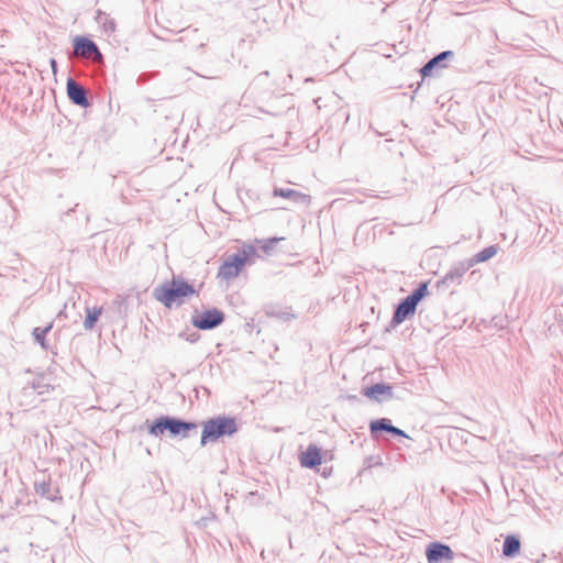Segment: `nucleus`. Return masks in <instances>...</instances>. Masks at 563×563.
<instances>
[{"instance_id":"aec40b11","label":"nucleus","mask_w":563,"mask_h":563,"mask_svg":"<svg viewBox=\"0 0 563 563\" xmlns=\"http://www.w3.org/2000/svg\"><path fill=\"white\" fill-rule=\"evenodd\" d=\"M101 312H102L101 307H97V306L86 307V316H85V320H84L85 330L90 331L95 328L96 323L98 322V320L101 316Z\"/></svg>"},{"instance_id":"f03ea898","label":"nucleus","mask_w":563,"mask_h":563,"mask_svg":"<svg viewBox=\"0 0 563 563\" xmlns=\"http://www.w3.org/2000/svg\"><path fill=\"white\" fill-rule=\"evenodd\" d=\"M197 294L194 284L178 275H173L170 280H166L153 289V297L168 309L173 308L175 303L183 305L186 298Z\"/></svg>"},{"instance_id":"6e6552de","label":"nucleus","mask_w":563,"mask_h":563,"mask_svg":"<svg viewBox=\"0 0 563 563\" xmlns=\"http://www.w3.org/2000/svg\"><path fill=\"white\" fill-rule=\"evenodd\" d=\"M66 92L69 101L80 108L87 109L92 102L88 96V91L84 86L77 82L73 77H68L66 81Z\"/></svg>"},{"instance_id":"39448f33","label":"nucleus","mask_w":563,"mask_h":563,"mask_svg":"<svg viewBox=\"0 0 563 563\" xmlns=\"http://www.w3.org/2000/svg\"><path fill=\"white\" fill-rule=\"evenodd\" d=\"M454 52L450 49L435 54L420 68L421 78L438 76L442 69L449 67V62L454 58Z\"/></svg>"},{"instance_id":"20e7f679","label":"nucleus","mask_w":563,"mask_h":563,"mask_svg":"<svg viewBox=\"0 0 563 563\" xmlns=\"http://www.w3.org/2000/svg\"><path fill=\"white\" fill-rule=\"evenodd\" d=\"M225 320V314L218 308H210L202 312L198 310L191 316V324L198 330H213L221 325Z\"/></svg>"},{"instance_id":"2f4dec72","label":"nucleus","mask_w":563,"mask_h":563,"mask_svg":"<svg viewBox=\"0 0 563 563\" xmlns=\"http://www.w3.org/2000/svg\"><path fill=\"white\" fill-rule=\"evenodd\" d=\"M49 65H51V68L53 70V73L56 74V71H57V62L54 58H51Z\"/></svg>"},{"instance_id":"ddd939ff","label":"nucleus","mask_w":563,"mask_h":563,"mask_svg":"<svg viewBox=\"0 0 563 563\" xmlns=\"http://www.w3.org/2000/svg\"><path fill=\"white\" fill-rule=\"evenodd\" d=\"M362 394L377 402L393 398V386L389 383L379 382L363 389Z\"/></svg>"},{"instance_id":"e433bc0d","label":"nucleus","mask_w":563,"mask_h":563,"mask_svg":"<svg viewBox=\"0 0 563 563\" xmlns=\"http://www.w3.org/2000/svg\"><path fill=\"white\" fill-rule=\"evenodd\" d=\"M327 474H329V471L323 472V476H327Z\"/></svg>"},{"instance_id":"6ab92c4d","label":"nucleus","mask_w":563,"mask_h":563,"mask_svg":"<svg viewBox=\"0 0 563 563\" xmlns=\"http://www.w3.org/2000/svg\"><path fill=\"white\" fill-rule=\"evenodd\" d=\"M393 428V423L388 418H378L374 419L369 422V431L371 435L376 439L382 433H390Z\"/></svg>"},{"instance_id":"a878e982","label":"nucleus","mask_w":563,"mask_h":563,"mask_svg":"<svg viewBox=\"0 0 563 563\" xmlns=\"http://www.w3.org/2000/svg\"><path fill=\"white\" fill-rule=\"evenodd\" d=\"M179 336L183 338L184 340L190 342V343H196L200 339V334L197 331H192V332H189V333L188 332H180Z\"/></svg>"},{"instance_id":"423d86ee","label":"nucleus","mask_w":563,"mask_h":563,"mask_svg":"<svg viewBox=\"0 0 563 563\" xmlns=\"http://www.w3.org/2000/svg\"><path fill=\"white\" fill-rule=\"evenodd\" d=\"M426 558L428 563H449L454 559V552L450 545L433 541L426 547Z\"/></svg>"},{"instance_id":"0eeeda50","label":"nucleus","mask_w":563,"mask_h":563,"mask_svg":"<svg viewBox=\"0 0 563 563\" xmlns=\"http://www.w3.org/2000/svg\"><path fill=\"white\" fill-rule=\"evenodd\" d=\"M416 311L417 306L415 303H412L407 297L401 298L399 302L394 307L393 317L388 327L386 328V331L396 329L404 321L413 317Z\"/></svg>"},{"instance_id":"f8f14e48","label":"nucleus","mask_w":563,"mask_h":563,"mask_svg":"<svg viewBox=\"0 0 563 563\" xmlns=\"http://www.w3.org/2000/svg\"><path fill=\"white\" fill-rule=\"evenodd\" d=\"M140 489L141 496L146 498L152 497L157 493L164 492V483L161 475L156 472L146 473L142 477Z\"/></svg>"},{"instance_id":"cd10ccee","label":"nucleus","mask_w":563,"mask_h":563,"mask_svg":"<svg viewBox=\"0 0 563 563\" xmlns=\"http://www.w3.org/2000/svg\"><path fill=\"white\" fill-rule=\"evenodd\" d=\"M389 434H391L393 437L408 438L404 430L399 429L398 427H395L394 424Z\"/></svg>"},{"instance_id":"dca6fc26","label":"nucleus","mask_w":563,"mask_h":563,"mask_svg":"<svg viewBox=\"0 0 563 563\" xmlns=\"http://www.w3.org/2000/svg\"><path fill=\"white\" fill-rule=\"evenodd\" d=\"M34 487H35V493L43 497V498H46L47 500H51V501H56V500H62V496H59V489L56 488L55 489V493H52V484H51V481H45L43 479L42 482H35L34 484Z\"/></svg>"},{"instance_id":"c756f323","label":"nucleus","mask_w":563,"mask_h":563,"mask_svg":"<svg viewBox=\"0 0 563 563\" xmlns=\"http://www.w3.org/2000/svg\"><path fill=\"white\" fill-rule=\"evenodd\" d=\"M79 203H76L73 208L68 209L66 212L63 213L62 220H64V217H68L71 212L78 211Z\"/></svg>"},{"instance_id":"72a5a7b5","label":"nucleus","mask_w":563,"mask_h":563,"mask_svg":"<svg viewBox=\"0 0 563 563\" xmlns=\"http://www.w3.org/2000/svg\"><path fill=\"white\" fill-rule=\"evenodd\" d=\"M203 46H205L203 42L199 43V45H198L199 48H202Z\"/></svg>"},{"instance_id":"393cba45","label":"nucleus","mask_w":563,"mask_h":563,"mask_svg":"<svg viewBox=\"0 0 563 563\" xmlns=\"http://www.w3.org/2000/svg\"><path fill=\"white\" fill-rule=\"evenodd\" d=\"M283 240V238H269L263 241L262 250L265 254H269L276 246V244Z\"/></svg>"},{"instance_id":"9b49d317","label":"nucleus","mask_w":563,"mask_h":563,"mask_svg":"<svg viewBox=\"0 0 563 563\" xmlns=\"http://www.w3.org/2000/svg\"><path fill=\"white\" fill-rule=\"evenodd\" d=\"M244 267V263L238 255L230 254L225 257L218 271V277L223 280H231L239 276Z\"/></svg>"},{"instance_id":"c85d7f7f","label":"nucleus","mask_w":563,"mask_h":563,"mask_svg":"<svg viewBox=\"0 0 563 563\" xmlns=\"http://www.w3.org/2000/svg\"><path fill=\"white\" fill-rule=\"evenodd\" d=\"M184 32H186V36H181L179 37V42H183L185 41L186 38H188L189 36H196L197 33H198V30L197 29H192V30H184Z\"/></svg>"},{"instance_id":"f704fd0d","label":"nucleus","mask_w":563,"mask_h":563,"mask_svg":"<svg viewBox=\"0 0 563 563\" xmlns=\"http://www.w3.org/2000/svg\"><path fill=\"white\" fill-rule=\"evenodd\" d=\"M146 453H147L148 455H152V452H151V450H150V449H146Z\"/></svg>"},{"instance_id":"473e14b6","label":"nucleus","mask_w":563,"mask_h":563,"mask_svg":"<svg viewBox=\"0 0 563 563\" xmlns=\"http://www.w3.org/2000/svg\"><path fill=\"white\" fill-rule=\"evenodd\" d=\"M85 217V224H87L90 221V214L86 211L82 212Z\"/></svg>"},{"instance_id":"5701e85b","label":"nucleus","mask_w":563,"mask_h":563,"mask_svg":"<svg viewBox=\"0 0 563 563\" xmlns=\"http://www.w3.org/2000/svg\"><path fill=\"white\" fill-rule=\"evenodd\" d=\"M255 254L256 250L251 244H244L236 253H233V255H238L240 257V260L244 263V266L252 262Z\"/></svg>"},{"instance_id":"412c9836","label":"nucleus","mask_w":563,"mask_h":563,"mask_svg":"<svg viewBox=\"0 0 563 563\" xmlns=\"http://www.w3.org/2000/svg\"><path fill=\"white\" fill-rule=\"evenodd\" d=\"M53 329V322H49L45 327H36L32 331L33 339L36 343L41 345L43 350H48V343L46 340V335Z\"/></svg>"},{"instance_id":"1a4fd4ad","label":"nucleus","mask_w":563,"mask_h":563,"mask_svg":"<svg viewBox=\"0 0 563 563\" xmlns=\"http://www.w3.org/2000/svg\"><path fill=\"white\" fill-rule=\"evenodd\" d=\"M471 267L467 265L465 261L459 262L454 264L450 271L435 283V287L438 290H446L453 285H460L462 283L464 274Z\"/></svg>"},{"instance_id":"9d476101","label":"nucleus","mask_w":563,"mask_h":563,"mask_svg":"<svg viewBox=\"0 0 563 563\" xmlns=\"http://www.w3.org/2000/svg\"><path fill=\"white\" fill-rule=\"evenodd\" d=\"M73 49L76 55L82 56V57H88V56L101 57L102 56L96 42L85 35H77L74 37Z\"/></svg>"},{"instance_id":"b1692460","label":"nucleus","mask_w":563,"mask_h":563,"mask_svg":"<svg viewBox=\"0 0 563 563\" xmlns=\"http://www.w3.org/2000/svg\"><path fill=\"white\" fill-rule=\"evenodd\" d=\"M265 312L268 317H273V318L279 319L282 321H289V320L296 318V316L294 313H291L287 310H284V309L275 308V307H272L268 309L266 308Z\"/></svg>"},{"instance_id":"f3484780","label":"nucleus","mask_w":563,"mask_h":563,"mask_svg":"<svg viewBox=\"0 0 563 563\" xmlns=\"http://www.w3.org/2000/svg\"><path fill=\"white\" fill-rule=\"evenodd\" d=\"M521 542L518 536L508 534L503 543V555L506 558H515L519 554Z\"/></svg>"},{"instance_id":"a211bd4d","label":"nucleus","mask_w":563,"mask_h":563,"mask_svg":"<svg viewBox=\"0 0 563 563\" xmlns=\"http://www.w3.org/2000/svg\"><path fill=\"white\" fill-rule=\"evenodd\" d=\"M497 251H498L497 245L486 246L483 250H481L479 252H477L475 255H473L472 257L465 260V262L467 263V265L470 267H473L475 264L484 263V262L490 260L492 257H494L497 254Z\"/></svg>"},{"instance_id":"bb28decb","label":"nucleus","mask_w":563,"mask_h":563,"mask_svg":"<svg viewBox=\"0 0 563 563\" xmlns=\"http://www.w3.org/2000/svg\"><path fill=\"white\" fill-rule=\"evenodd\" d=\"M103 27L106 32H114L115 30V22L111 19L106 18L103 22Z\"/></svg>"},{"instance_id":"c9c22d12","label":"nucleus","mask_w":563,"mask_h":563,"mask_svg":"<svg viewBox=\"0 0 563 563\" xmlns=\"http://www.w3.org/2000/svg\"><path fill=\"white\" fill-rule=\"evenodd\" d=\"M327 474H329V471L323 472V476H327Z\"/></svg>"},{"instance_id":"4be33fe9","label":"nucleus","mask_w":563,"mask_h":563,"mask_svg":"<svg viewBox=\"0 0 563 563\" xmlns=\"http://www.w3.org/2000/svg\"><path fill=\"white\" fill-rule=\"evenodd\" d=\"M428 285V282L419 283L418 286L406 297L418 307L419 302L429 295Z\"/></svg>"},{"instance_id":"4468645a","label":"nucleus","mask_w":563,"mask_h":563,"mask_svg":"<svg viewBox=\"0 0 563 563\" xmlns=\"http://www.w3.org/2000/svg\"><path fill=\"white\" fill-rule=\"evenodd\" d=\"M300 465L306 468L316 470L321 465L322 451L317 444H309L306 451L299 455Z\"/></svg>"},{"instance_id":"7c9ffc66","label":"nucleus","mask_w":563,"mask_h":563,"mask_svg":"<svg viewBox=\"0 0 563 563\" xmlns=\"http://www.w3.org/2000/svg\"><path fill=\"white\" fill-rule=\"evenodd\" d=\"M103 18H104V19L107 18L106 13H104V12H102L101 10H98V11H97L96 20H97L98 22H101Z\"/></svg>"},{"instance_id":"7ed1b4c3","label":"nucleus","mask_w":563,"mask_h":563,"mask_svg":"<svg viewBox=\"0 0 563 563\" xmlns=\"http://www.w3.org/2000/svg\"><path fill=\"white\" fill-rule=\"evenodd\" d=\"M200 445L214 443L225 437H233L239 431L236 418L227 415L211 417L201 422Z\"/></svg>"},{"instance_id":"f257e3e1","label":"nucleus","mask_w":563,"mask_h":563,"mask_svg":"<svg viewBox=\"0 0 563 563\" xmlns=\"http://www.w3.org/2000/svg\"><path fill=\"white\" fill-rule=\"evenodd\" d=\"M198 423L176 416L162 415L154 420H145L140 430H147V433L155 438L168 434L173 439H187L191 431H196Z\"/></svg>"},{"instance_id":"2eb2a0df","label":"nucleus","mask_w":563,"mask_h":563,"mask_svg":"<svg viewBox=\"0 0 563 563\" xmlns=\"http://www.w3.org/2000/svg\"><path fill=\"white\" fill-rule=\"evenodd\" d=\"M274 197H280L292 201L294 203L308 206L310 203V196L291 188H280L275 186L273 189Z\"/></svg>"}]
</instances>
